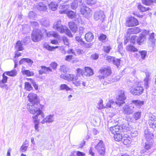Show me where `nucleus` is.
Listing matches in <instances>:
<instances>
[{
    "mask_svg": "<svg viewBox=\"0 0 156 156\" xmlns=\"http://www.w3.org/2000/svg\"><path fill=\"white\" fill-rule=\"evenodd\" d=\"M29 101L30 104L27 105V108L30 113H37L38 115H41L42 118L44 116V115L42 112L43 106L41 105L37 99V95L34 93H30L27 96Z\"/></svg>",
    "mask_w": 156,
    "mask_h": 156,
    "instance_id": "1",
    "label": "nucleus"
},
{
    "mask_svg": "<svg viewBox=\"0 0 156 156\" xmlns=\"http://www.w3.org/2000/svg\"><path fill=\"white\" fill-rule=\"evenodd\" d=\"M144 102L138 100H132L130 104H126L124 105L122 109V112L125 115H129L132 114L135 111V107L132 104L136 106H140L144 104Z\"/></svg>",
    "mask_w": 156,
    "mask_h": 156,
    "instance_id": "2",
    "label": "nucleus"
},
{
    "mask_svg": "<svg viewBox=\"0 0 156 156\" xmlns=\"http://www.w3.org/2000/svg\"><path fill=\"white\" fill-rule=\"evenodd\" d=\"M126 99V97L125 96L124 91L122 90H120L119 91L118 97L117 98V101L115 102L112 100H109L107 102L105 108H110L111 107L113 108L114 105L115 104L119 106H121L125 103L124 101Z\"/></svg>",
    "mask_w": 156,
    "mask_h": 156,
    "instance_id": "3",
    "label": "nucleus"
},
{
    "mask_svg": "<svg viewBox=\"0 0 156 156\" xmlns=\"http://www.w3.org/2000/svg\"><path fill=\"white\" fill-rule=\"evenodd\" d=\"M53 28L61 33H65L69 37H73V35L70 31L66 27L63 26L61 24V21L58 20L55 22L53 25Z\"/></svg>",
    "mask_w": 156,
    "mask_h": 156,
    "instance_id": "4",
    "label": "nucleus"
},
{
    "mask_svg": "<svg viewBox=\"0 0 156 156\" xmlns=\"http://www.w3.org/2000/svg\"><path fill=\"white\" fill-rule=\"evenodd\" d=\"M43 37L42 32L40 30L36 29H34L32 35V39L34 42L40 41Z\"/></svg>",
    "mask_w": 156,
    "mask_h": 156,
    "instance_id": "5",
    "label": "nucleus"
},
{
    "mask_svg": "<svg viewBox=\"0 0 156 156\" xmlns=\"http://www.w3.org/2000/svg\"><path fill=\"white\" fill-rule=\"evenodd\" d=\"M94 17L96 21H98L103 23L105 21V16L104 12L102 10L97 11L95 12Z\"/></svg>",
    "mask_w": 156,
    "mask_h": 156,
    "instance_id": "6",
    "label": "nucleus"
},
{
    "mask_svg": "<svg viewBox=\"0 0 156 156\" xmlns=\"http://www.w3.org/2000/svg\"><path fill=\"white\" fill-rule=\"evenodd\" d=\"M90 9L84 3H82L80 6V12L86 18L92 15Z\"/></svg>",
    "mask_w": 156,
    "mask_h": 156,
    "instance_id": "7",
    "label": "nucleus"
},
{
    "mask_svg": "<svg viewBox=\"0 0 156 156\" xmlns=\"http://www.w3.org/2000/svg\"><path fill=\"white\" fill-rule=\"evenodd\" d=\"M101 75L98 76V77L100 79H103L106 76H109L111 73V70L110 67H103L100 70Z\"/></svg>",
    "mask_w": 156,
    "mask_h": 156,
    "instance_id": "8",
    "label": "nucleus"
},
{
    "mask_svg": "<svg viewBox=\"0 0 156 156\" xmlns=\"http://www.w3.org/2000/svg\"><path fill=\"white\" fill-rule=\"evenodd\" d=\"M130 93L134 95L139 96L144 91L143 87L140 86L132 87L130 89Z\"/></svg>",
    "mask_w": 156,
    "mask_h": 156,
    "instance_id": "9",
    "label": "nucleus"
},
{
    "mask_svg": "<svg viewBox=\"0 0 156 156\" xmlns=\"http://www.w3.org/2000/svg\"><path fill=\"white\" fill-rule=\"evenodd\" d=\"M99 154L103 156L105 153V145L102 140H100L95 147Z\"/></svg>",
    "mask_w": 156,
    "mask_h": 156,
    "instance_id": "10",
    "label": "nucleus"
},
{
    "mask_svg": "<svg viewBox=\"0 0 156 156\" xmlns=\"http://www.w3.org/2000/svg\"><path fill=\"white\" fill-rule=\"evenodd\" d=\"M138 23L136 19L133 17H131L126 20V25L129 27L135 26L138 24Z\"/></svg>",
    "mask_w": 156,
    "mask_h": 156,
    "instance_id": "11",
    "label": "nucleus"
},
{
    "mask_svg": "<svg viewBox=\"0 0 156 156\" xmlns=\"http://www.w3.org/2000/svg\"><path fill=\"white\" fill-rule=\"evenodd\" d=\"M60 77L64 80H67L69 81H73V80H77L78 77L75 76L67 74L65 75H61Z\"/></svg>",
    "mask_w": 156,
    "mask_h": 156,
    "instance_id": "12",
    "label": "nucleus"
},
{
    "mask_svg": "<svg viewBox=\"0 0 156 156\" xmlns=\"http://www.w3.org/2000/svg\"><path fill=\"white\" fill-rule=\"evenodd\" d=\"M149 123L150 127L156 129V117L151 115L149 117Z\"/></svg>",
    "mask_w": 156,
    "mask_h": 156,
    "instance_id": "13",
    "label": "nucleus"
},
{
    "mask_svg": "<svg viewBox=\"0 0 156 156\" xmlns=\"http://www.w3.org/2000/svg\"><path fill=\"white\" fill-rule=\"evenodd\" d=\"M41 69L38 71L39 74L40 75H42L44 73L48 74L50 72H52L51 69L50 67H47L45 66H41Z\"/></svg>",
    "mask_w": 156,
    "mask_h": 156,
    "instance_id": "14",
    "label": "nucleus"
},
{
    "mask_svg": "<svg viewBox=\"0 0 156 156\" xmlns=\"http://www.w3.org/2000/svg\"><path fill=\"white\" fill-rule=\"evenodd\" d=\"M59 12L61 14H66L70 19L74 18L75 16V12L72 11H68L66 10H60Z\"/></svg>",
    "mask_w": 156,
    "mask_h": 156,
    "instance_id": "15",
    "label": "nucleus"
},
{
    "mask_svg": "<svg viewBox=\"0 0 156 156\" xmlns=\"http://www.w3.org/2000/svg\"><path fill=\"white\" fill-rule=\"evenodd\" d=\"M140 31V28L137 27H135L133 28H129L128 29L127 32V37H129L130 34H136L139 33Z\"/></svg>",
    "mask_w": 156,
    "mask_h": 156,
    "instance_id": "16",
    "label": "nucleus"
},
{
    "mask_svg": "<svg viewBox=\"0 0 156 156\" xmlns=\"http://www.w3.org/2000/svg\"><path fill=\"white\" fill-rule=\"evenodd\" d=\"M144 136L147 142L151 141L153 142V134L149 132L148 130H145Z\"/></svg>",
    "mask_w": 156,
    "mask_h": 156,
    "instance_id": "17",
    "label": "nucleus"
},
{
    "mask_svg": "<svg viewBox=\"0 0 156 156\" xmlns=\"http://www.w3.org/2000/svg\"><path fill=\"white\" fill-rule=\"evenodd\" d=\"M54 118L53 115H47L45 118H44L43 120L41 122L42 124H44L45 122L50 123L53 122L54 120Z\"/></svg>",
    "mask_w": 156,
    "mask_h": 156,
    "instance_id": "18",
    "label": "nucleus"
},
{
    "mask_svg": "<svg viewBox=\"0 0 156 156\" xmlns=\"http://www.w3.org/2000/svg\"><path fill=\"white\" fill-rule=\"evenodd\" d=\"M120 128L118 125L110 127L109 131L110 134H112V135L116 133L120 132Z\"/></svg>",
    "mask_w": 156,
    "mask_h": 156,
    "instance_id": "19",
    "label": "nucleus"
},
{
    "mask_svg": "<svg viewBox=\"0 0 156 156\" xmlns=\"http://www.w3.org/2000/svg\"><path fill=\"white\" fill-rule=\"evenodd\" d=\"M36 115L32 117L33 120L35 123L34 128L36 130L37 132L39 131L38 125L39 123V121L37 119L38 118V115H38L37 113Z\"/></svg>",
    "mask_w": 156,
    "mask_h": 156,
    "instance_id": "20",
    "label": "nucleus"
},
{
    "mask_svg": "<svg viewBox=\"0 0 156 156\" xmlns=\"http://www.w3.org/2000/svg\"><path fill=\"white\" fill-rule=\"evenodd\" d=\"M83 74L84 76H90L93 74V72L92 69L89 67H85V70L83 71Z\"/></svg>",
    "mask_w": 156,
    "mask_h": 156,
    "instance_id": "21",
    "label": "nucleus"
},
{
    "mask_svg": "<svg viewBox=\"0 0 156 156\" xmlns=\"http://www.w3.org/2000/svg\"><path fill=\"white\" fill-rule=\"evenodd\" d=\"M82 2V0H74L71 4V8L73 10L76 9Z\"/></svg>",
    "mask_w": 156,
    "mask_h": 156,
    "instance_id": "22",
    "label": "nucleus"
},
{
    "mask_svg": "<svg viewBox=\"0 0 156 156\" xmlns=\"http://www.w3.org/2000/svg\"><path fill=\"white\" fill-rule=\"evenodd\" d=\"M36 8L38 10L40 11H45L47 9L46 6L42 2L37 4L36 5Z\"/></svg>",
    "mask_w": 156,
    "mask_h": 156,
    "instance_id": "23",
    "label": "nucleus"
},
{
    "mask_svg": "<svg viewBox=\"0 0 156 156\" xmlns=\"http://www.w3.org/2000/svg\"><path fill=\"white\" fill-rule=\"evenodd\" d=\"M44 32H45L46 34L48 37H53L55 38H57L59 36L58 34L54 31H50L47 32L46 30H43Z\"/></svg>",
    "mask_w": 156,
    "mask_h": 156,
    "instance_id": "24",
    "label": "nucleus"
},
{
    "mask_svg": "<svg viewBox=\"0 0 156 156\" xmlns=\"http://www.w3.org/2000/svg\"><path fill=\"white\" fill-rule=\"evenodd\" d=\"M21 73L23 75H25L27 76H33L34 74L33 71L29 70L23 69V68H22Z\"/></svg>",
    "mask_w": 156,
    "mask_h": 156,
    "instance_id": "25",
    "label": "nucleus"
},
{
    "mask_svg": "<svg viewBox=\"0 0 156 156\" xmlns=\"http://www.w3.org/2000/svg\"><path fill=\"white\" fill-rule=\"evenodd\" d=\"M122 140L124 144L127 145L131 143V139L127 135H125L123 136Z\"/></svg>",
    "mask_w": 156,
    "mask_h": 156,
    "instance_id": "26",
    "label": "nucleus"
},
{
    "mask_svg": "<svg viewBox=\"0 0 156 156\" xmlns=\"http://www.w3.org/2000/svg\"><path fill=\"white\" fill-rule=\"evenodd\" d=\"M85 38L86 41L90 42L92 41L94 38V36L90 32H89L86 34Z\"/></svg>",
    "mask_w": 156,
    "mask_h": 156,
    "instance_id": "27",
    "label": "nucleus"
},
{
    "mask_svg": "<svg viewBox=\"0 0 156 156\" xmlns=\"http://www.w3.org/2000/svg\"><path fill=\"white\" fill-rule=\"evenodd\" d=\"M26 62L29 65H32L33 63V61L31 59L29 58H23L21 59L19 62L20 65L24 64Z\"/></svg>",
    "mask_w": 156,
    "mask_h": 156,
    "instance_id": "28",
    "label": "nucleus"
},
{
    "mask_svg": "<svg viewBox=\"0 0 156 156\" xmlns=\"http://www.w3.org/2000/svg\"><path fill=\"white\" fill-rule=\"evenodd\" d=\"M21 42L20 41H18L16 43L15 46L16 49L17 51H21L24 49V48L23 46V43L22 44Z\"/></svg>",
    "mask_w": 156,
    "mask_h": 156,
    "instance_id": "29",
    "label": "nucleus"
},
{
    "mask_svg": "<svg viewBox=\"0 0 156 156\" xmlns=\"http://www.w3.org/2000/svg\"><path fill=\"white\" fill-rule=\"evenodd\" d=\"M49 8L52 11H55L57 9V3L55 2H51L49 5Z\"/></svg>",
    "mask_w": 156,
    "mask_h": 156,
    "instance_id": "30",
    "label": "nucleus"
},
{
    "mask_svg": "<svg viewBox=\"0 0 156 156\" xmlns=\"http://www.w3.org/2000/svg\"><path fill=\"white\" fill-rule=\"evenodd\" d=\"M120 132L114 134L113 136L114 139L116 141H119L122 140L123 138L122 135L120 133Z\"/></svg>",
    "mask_w": 156,
    "mask_h": 156,
    "instance_id": "31",
    "label": "nucleus"
},
{
    "mask_svg": "<svg viewBox=\"0 0 156 156\" xmlns=\"http://www.w3.org/2000/svg\"><path fill=\"white\" fill-rule=\"evenodd\" d=\"M5 75L9 76H15L17 75V72L16 69H14L10 71L5 72Z\"/></svg>",
    "mask_w": 156,
    "mask_h": 156,
    "instance_id": "32",
    "label": "nucleus"
},
{
    "mask_svg": "<svg viewBox=\"0 0 156 156\" xmlns=\"http://www.w3.org/2000/svg\"><path fill=\"white\" fill-rule=\"evenodd\" d=\"M69 27L71 30L73 32L75 33L77 30V27L76 25L73 23L70 22L69 23Z\"/></svg>",
    "mask_w": 156,
    "mask_h": 156,
    "instance_id": "33",
    "label": "nucleus"
},
{
    "mask_svg": "<svg viewBox=\"0 0 156 156\" xmlns=\"http://www.w3.org/2000/svg\"><path fill=\"white\" fill-rule=\"evenodd\" d=\"M41 25L45 27H47L49 25V22L46 20V18H43L39 20Z\"/></svg>",
    "mask_w": 156,
    "mask_h": 156,
    "instance_id": "34",
    "label": "nucleus"
},
{
    "mask_svg": "<svg viewBox=\"0 0 156 156\" xmlns=\"http://www.w3.org/2000/svg\"><path fill=\"white\" fill-rule=\"evenodd\" d=\"M146 40V37L144 35H141L139 37H138L137 42L139 45H141Z\"/></svg>",
    "mask_w": 156,
    "mask_h": 156,
    "instance_id": "35",
    "label": "nucleus"
},
{
    "mask_svg": "<svg viewBox=\"0 0 156 156\" xmlns=\"http://www.w3.org/2000/svg\"><path fill=\"white\" fill-rule=\"evenodd\" d=\"M127 51L131 52H135L138 51L137 49L133 45L129 44L126 48Z\"/></svg>",
    "mask_w": 156,
    "mask_h": 156,
    "instance_id": "36",
    "label": "nucleus"
},
{
    "mask_svg": "<svg viewBox=\"0 0 156 156\" xmlns=\"http://www.w3.org/2000/svg\"><path fill=\"white\" fill-rule=\"evenodd\" d=\"M141 112H137L134 113L133 117L135 122L139 119L141 117Z\"/></svg>",
    "mask_w": 156,
    "mask_h": 156,
    "instance_id": "37",
    "label": "nucleus"
},
{
    "mask_svg": "<svg viewBox=\"0 0 156 156\" xmlns=\"http://www.w3.org/2000/svg\"><path fill=\"white\" fill-rule=\"evenodd\" d=\"M60 90H65L66 91H72V89L69 87L66 84H62L60 86Z\"/></svg>",
    "mask_w": 156,
    "mask_h": 156,
    "instance_id": "38",
    "label": "nucleus"
},
{
    "mask_svg": "<svg viewBox=\"0 0 156 156\" xmlns=\"http://www.w3.org/2000/svg\"><path fill=\"white\" fill-rule=\"evenodd\" d=\"M153 142L151 141L147 142L145 143L144 147L147 150L150 151V150L152 146Z\"/></svg>",
    "mask_w": 156,
    "mask_h": 156,
    "instance_id": "39",
    "label": "nucleus"
},
{
    "mask_svg": "<svg viewBox=\"0 0 156 156\" xmlns=\"http://www.w3.org/2000/svg\"><path fill=\"white\" fill-rule=\"evenodd\" d=\"M25 88L27 91H30L32 90L33 87L29 82H26L25 83Z\"/></svg>",
    "mask_w": 156,
    "mask_h": 156,
    "instance_id": "40",
    "label": "nucleus"
},
{
    "mask_svg": "<svg viewBox=\"0 0 156 156\" xmlns=\"http://www.w3.org/2000/svg\"><path fill=\"white\" fill-rule=\"evenodd\" d=\"M30 37L27 36L23 39L21 41L23 44L26 45L28 44L30 41Z\"/></svg>",
    "mask_w": 156,
    "mask_h": 156,
    "instance_id": "41",
    "label": "nucleus"
},
{
    "mask_svg": "<svg viewBox=\"0 0 156 156\" xmlns=\"http://www.w3.org/2000/svg\"><path fill=\"white\" fill-rule=\"evenodd\" d=\"M44 48L50 51H52L53 50L55 49L58 48V46H56L55 47L51 46L48 44H45L44 46Z\"/></svg>",
    "mask_w": 156,
    "mask_h": 156,
    "instance_id": "42",
    "label": "nucleus"
},
{
    "mask_svg": "<svg viewBox=\"0 0 156 156\" xmlns=\"http://www.w3.org/2000/svg\"><path fill=\"white\" fill-rule=\"evenodd\" d=\"M85 2L88 5L91 6L96 3L97 0H85Z\"/></svg>",
    "mask_w": 156,
    "mask_h": 156,
    "instance_id": "43",
    "label": "nucleus"
},
{
    "mask_svg": "<svg viewBox=\"0 0 156 156\" xmlns=\"http://www.w3.org/2000/svg\"><path fill=\"white\" fill-rule=\"evenodd\" d=\"M28 145L27 144L25 143L24 142L23 145L21 146L20 148V150L22 152H25L27 151L28 147Z\"/></svg>",
    "mask_w": 156,
    "mask_h": 156,
    "instance_id": "44",
    "label": "nucleus"
},
{
    "mask_svg": "<svg viewBox=\"0 0 156 156\" xmlns=\"http://www.w3.org/2000/svg\"><path fill=\"white\" fill-rule=\"evenodd\" d=\"M147 54V51H140L139 52V54L141 56V58L142 60H144L145 59V57Z\"/></svg>",
    "mask_w": 156,
    "mask_h": 156,
    "instance_id": "45",
    "label": "nucleus"
},
{
    "mask_svg": "<svg viewBox=\"0 0 156 156\" xmlns=\"http://www.w3.org/2000/svg\"><path fill=\"white\" fill-rule=\"evenodd\" d=\"M29 17L30 19H34L36 17V14L33 11H30L29 13Z\"/></svg>",
    "mask_w": 156,
    "mask_h": 156,
    "instance_id": "46",
    "label": "nucleus"
},
{
    "mask_svg": "<svg viewBox=\"0 0 156 156\" xmlns=\"http://www.w3.org/2000/svg\"><path fill=\"white\" fill-rule=\"evenodd\" d=\"M103 101L101 99H100L98 102L97 107L99 109H101L105 108V106L103 105Z\"/></svg>",
    "mask_w": 156,
    "mask_h": 156,
    "instance_id": "47",
    "label": "nucleus"
},
{
    "mask_svg": "<svg viewBox=\"0 0 156 156\" xmlns=\"http://www.w3.org/2000/svg\"><path fill=\"white\" fill-rule=\"evenodd\" d=\"M76 40L81 45L84 44V41L83 40L81 37L80 36H77L76 37Z\"/></svg>",
    "mask_w": 156,
    "mask_h": 156,
    "instance_id": "48",
    "label": "nucleus"
},
{
    "mask_svg": "<svg viewBox=\"0 0 156 156\" xmlns=\"http://www.w3.org/2000/svg\"><path fill=\"white\" fill-rule=\"evenodd\" d=\"M154 34L152 33L149 36V40L152 43H154L155 41V39L154 38Z\"/></svg>",
    "mask_w": 156,
    "mask_h": 156,
    "instance_id": "49",
    "label": "nucleus"
},
{
    "mask_svg": "<svg viewBox=\"0 0 156 156\" xmlns=\"http://www.w3.org/2000/svg\"><path fill=\"white\" fill-rule=\"evenodd\" d=\"M29 80L30 81L33 86H34L35 89L36 90H37L38 86V84L36 83V82L32 79H30Z\"/></svg>",
    "mask_w": 156,
    "mask_h": 156,
    "instance_id": "50",
    "label": "nucleus"
},
{
    "mask_svg": "<svg viewBox=\"0 0 156 156\" xmlns=\"http://www.w3.org/2000/svg\"><path fill=\"white\" fill-rule=\"evenodd\" d=\"M76 71L77 72L76 76H77L78 77V76H80L81 75H82V76H83L84 75V74H83L84 71L80 69H77Z\"/></svg>",
    "mask_w": 156,
    "mask_h": 156,
    "instance_id": "51",
    "label": "nucleus"
},
{
    "mask_svg": "<svg viewBox=\"0 0 156 156\" xmlns=\"http://www.w3.org/2000/svg\"><path fill=\"white\" fill-rule=\"evenodd\" d=\"M120 64V60L119 59H117L115 58L114 62H113V64L115 66L117 67H118L119 66Z\"/></svg>",
    "mask_w": 156,
    "mask_h": 156,
    "instance_id": "52",
    "label": "nucleus"
},
{
    "mask_svg": "<svg viewBox=\"0 0 156 156\" xmlns=\"http://www.w3.org/2000/svg\"><path fill=\"white\" fill-rule=\"evenodd\" d=\"M138 8L142 12H144L148 10L147 8L144 7L140 4L138 5Z\"/></svg>",
    "mask_w": 156,
    "mask_h": 156,
    "instance_id": "53",
    "label": "nucleus"
},
{
    "mask_svg": "<svg viewBox=\"0 0 156 156\" xmlns=\"http://www.w3.org/2000/svg\"><path fill=\"white\" fill-rule=\"evenodd\" d=\"M143 4L146 5H148L153 2L152 0H142Z\"/></svg>",
    "mask_w": 156,
    "mask_h": 156,
    "instance_id": "54",
    "label": "nucleus"
},
{
    "mask_svg": "<svg viewBox=\"0 0 156 156\" xmlns=\"http://www.w3.org/2000/svg\"><path fill=\"white\" fill-rule=\"evenodd\" d=\"M111 49L112 48L110 46H105L104 47L103 50L105 52L108 53Z\"/></svg>",
    "mask_w": 156,
    "mask_h": 156,
    "instance_id": "55",
    "label": "nucleus"
},
{
    "mask_svg": "<svg viewBox=\"0 0 156 156\" xmlns=\"http://www.w3.org/2000/svg\"><path fill=\"white\" fill-rule=\"evenodd\" d=\"M115 58L110 56H108L106 57V59L110 63H113Z\"/></svg>",
    "mask_w": 156,
    "mask_h": 156,
    "instance_id": "56",
    "label": "nucleus"
},
{
    "mask_svg": "<svg viewBox=\"0 0 156 156\" xmlns=\"http://www.w3.org/2000/svg\"><path fill=\"white\" fill-rule=\"evenodd\" d=\"M5 72L3 74L2 79L0 81L4 83H6L7 82V80L8 79V77L5 75Z\"/></svg>",
    "mask_w": 156,
    "mask_h": 156,
    "instance_id": "57",
    "label": "nucleus"
},
{
    "mask_svg": "<svg viewBox=\"0 0 156 156\" xmlns=\"http://www.w3.org/2000/svg\"><path fill=\"white\" fill-rule=\"evenodd\" d=\"M138 37L136 35L132 36L130 39L131 42L133 43H134L136 41L137 42Z\"/></svg>",
    "mask_w": 156,
    "mask_h": 156,
    "instance_id": "58",
    "label": "nucleus"
},
{
    "mask_svg": "<svg viewBox=\"0 0 156 156\" xmlns=\"http://www.w3.org/2000/svg\"><path fill=\"white\" fill-rule=\"evenodd\" d=\"M82 81L81 80H73V83L76 86H79L81 83Z\"/></svg>",
    "mask_w": 156,
    "mask_h": 156,
    "instance_id": "59",
    "label": "nucleus"
},
{
    "mask_svg": "<svg viewBox=\"0 0 156 156\" xmlns=\"http://www.w3.org/2000/svg\"><path fill=\"white\" fill-rule=\"evenodd\" d=\"M144 86L146 89H147L148 87V82L149 81V77H146L144 80Z\"/></svg>",
    "mask_w": 156,
    "mask_h": 156,
    "instance_id": "60",
    "label": "nucleus"
},
{
    "mask_svg": "<svg viewBox=\"0 0 156 156\" xmlns=\"http://www.w3.org/2000/svg\"><path fill=\"white\" fill-rule=\"evenodd\" d=\"M59 6V8L61 9L60 10H67L68 8H69V6L68 5H62Z\"/></svg>",
    "mask_w": 156,
    "mask_h": 156,
    "instance_id": "61",
    "label": "nucleus"
},
{
    "mask_svg": "<svg viewBox=\"0 0 156 156\" xmlns=\"http://www.w3.org/2000/svg\"><path fill=\"white\" fill-rule=\"evenodd\" d=\"M60 69L61 72L63 73H66L67 72V69L66 66L63 65L60 67Z\"/></svg>",
    "mask_w": 156,
    "mask_h": 156,
    "instance_id": "62",
    "label": "nucleus"
},
{
    "mask_svg": "<svg viewBox=\"0 0 156 156\" xmlns=\"http://www.w3.org/2000/svg\"><path fill=\"white\" fill-rule=\"evenodd\" d=\"M107 37L104 34H101L99 37V39L101 41L105 40Z\"/></svg>",
    "mask_w": 156,
    "mask_h": 156,
    "instance_id": "63",
    "label": "nucleus"
},
{
    "mask_svg": "<svg viewBox=\"0 0 156 156\" xmlns=\"http://www.w3.org/2000/svg\"><path fill=\"white\" fill-rule=\"evenodd\" d=\"M140 152L142 154H147L149 153L150 151H148L144 147L142 148Z\"/></svg>",
    "mask_w": 156,
    "mask_h": 156,
    "instance_id": "64",
    "label": "nucleus"
}]
</instances>
